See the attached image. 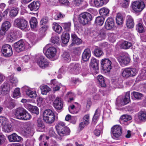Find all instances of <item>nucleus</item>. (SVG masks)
Listing matches in <instances>:
<instances>
[{"instance_id":"obj_3","label":"nucleus","mask_w":146,"mask_h":146,"mask_svg":"<svg viewBox=\"0 0 146 146\" xmlns=\"http://www.w3.org/2000/svg\"><path fill=\"white\" fill-rule=\"evenodd\" d=\"M43 119L46 123L51 124L55 120L54 114L51 110H46L43 113Z\"/></svg>"},{"instance_id":"obj_42","label":"nucleus","mask_w":146,"mask_h":146,"mask_svg":"<svg viewBox=\"0 0 146 146\" xmlns=\"http://www.w3.org/2000/svg\"><path fill=\"white\" fill-rule=\"evenodd\" d=\"M132 46V44L131 42L125 41L121 43V47L123 49H127L129 48Z\"/></svg>"},{"instance_id":"obj_47","label":"nucleus","mask_w":146,"mask_h":146,"mask_svg":"<svg viewBox=\"0 0 146 146\" xmlns=\"http://www.w3.org/2000/svg\"><path fill=\"white\" fill-rule=\"evenodd\" d=\"M21 96L19 88H16L13 93V97L14 98H17L20 97Z\"/></svg>"},{"instance_id":"obj_4","label":"nucleus","mask_w":146,"mask_h":146,"mask_svg":"<svg viewBox=\"0 0 146 146\" xmlns=\"http://www.w3.org/2000/svg\"><path fill=\"white\" fill-rule=\"evenodd\" d=\"M130 101V92L126 93L124 97H118L116 99L115 104L118 107H121L129 103Z\"/></svg>"},{"instance_id":"obj_59","label":"nucleus","mask_w":146,"mask_h":146,"mask_svg":"<svg viewBox=\"0 0 146 146\" xmlns=\"http://www.w3.org/2000/svg\"><path fill=\"white\" fill-rule=\"evenodd\" d=\"M9 78V81L13 84H15L18 82L17 78L13 76H11Z\"/></svg>"},{"instance_id":"obj_10","label":"nucleus","mask_w":146,"mask_h":146,"mask_svg":"<svg viewBox=\"0 0 146 146\" xmlns=\"http://www.w3.org/2000/svg\"><path fill=\"white\" fill-rule=\"evenodd\" d=\"M13 48L17 52H19L23 51L25 48L24 41L22 40H20L16 42L13 44Z\"/></svg>"},{"instance_id":"obj_61","label":"nucleus","mask_w":146,"mask_h":146,"mask_svg":"<svg viewBox=\"0 0 146 146\" xmlns=\"http://www.w3.org/2000/svg\"><path fill=\"white\" fill-rule=\"evenodd\" d=\"M49 135L50 136L55 137H56V134L55 133L54 129L52 127L50 128L49 131Z\"/></svg>"},{"instance_id":"obj_15","label":"nucleus","mask_w":146,"mask_h":146,"mask_svg":"<svg viewBox=\"0 0 146 146\" xmlns=\"http://www.w3.org/2000/svg\"><path fill=\"white\" fill-rule=\"evenodd\" d=\"M11 27L10 23L8 21L4 22L2 25L1 28L0 30V34L2 35L5 34L6 32Z\"/></svg>"},{"instance_id":"obj_19","label":"nucleus","mask_w":146,"mask_h":146,"mask_svg":"<svg viewBox=\"0 0 146 146\" xmlns=\"http://www.w3.org/2000/svg\"><path fill=\"white\" fill-rule=\"evenodd\" d=\"M72 43L70 45V46H72L75 45H79L82 43L81 39L77 36L75 33L71 34Z\"/></svg>"},{"instance_id":"obj_16","label":"nucleus","mask_w":146,"mask_h":146,"mask_svg":"<svg viewBox=\"0 0 146 146\" xmlns=\"http://www.w3.org/2000/svg\"><path fill=\"white\" fill-rule=\"evenodd\" d=\"M0 92L3 95H5L10 91L9 84L7 83L4 82L1 86Z\"/></svg>"},{"instance_id":"obj_20","label":"nucleus","mask_w":146,"mask_h":146,"mask_svg":"<svg viewBox=\"0 0 146 146\" xmlns=\"http://www.w3.org/2000/svg\"><path fill=\"white\" fill-rule=\"evenodd\" d=\"M63 102L61 99L56 98L53 102V105L57 110H60L63 108Z\"/></svg>"},{"instance_id":"obj_33","label":"nucleus","mask_w":146,"mask_h":146,"mask_svg":"<svg viewBox=\"0 0 146 146\" xmlns=\"http://www.w3.org/2000/svg\"><path fill=\"white\" fill-rule=\"evenodd\" d=\"M25 92L26 94L31 98H35L36 97L37 94L35 91H32L28 88L26 89Z\"/></svg>"},{"instance_id":"obj_62","label":"nucleus","mask_w":146,"mask_h":146,"mask_svg":"<svg viewBox=\"0 0 146 146\" xmlns=\"http://www.w3.org/2000/svg\"><path fill=\"white\" fill-rule=\"evenodd\" d=\"M129 0H123L121 4V6L123 7L126 8L129 5Z\"/></svg>"},{"instance_id":"obj_48","label":"nucleus","mask_w":146,"mask_h":146,"mask_svg":"<svg viewBox=\"0 0 146 146\" xmlns=\"http://www.w3.org/2000/svg\"><path fill=\"white\" fill-rule=\"evenodd\" d=\"M71 23L70 22L63 23L61 26L64 30L66 31H69L70 29Z\"/></svg>"},{"instance_id":"obj_58","label":"nucleus","mask_w":146,"mask_h":146,"mask_svg":"<svg viewBox=\"0 0 146 146\" xmlns=\"http://www.w3.org/2000/svg\"><path fill=\"white\" fill-rule=\"evenodd\" d=\"M121 120L123 121L126 122L131 119V117L127 115H123L120 117Z\"/></svg>"},{"instance_id":"obj_51","label":"nucleus","mask_w":146,"mask_h":146,"mask_svg":"<svg viewBox=\"0 0 146 146\" xmlns=\"http://www.w3.org/2000/svg\"><path fill=\"white\" fill-rule=\"evenodd\" d=\"M3 130L6 133H9L13 131V128L10 124L5 125L3 127Z\"/></svg>"},{"instance_id":"obj_13","label":"nucleus","mask_w":146,"mask_h":146,"mask_svg":"<svg viewBox=\"0 0 146 146\" xmlns=\"http://www.w3.org/2000/svg\"><path fill=\"white\" fill-rule=\"evenodd\" d=\"M117 60L120 64L122 66L128 64L130 61V58L127 56L123 55L117 58Z\"/></svg>"},{"instance_id":"obj_28","label":"nucleus","mask_w":146,"mask_h":146,"mask_svg":"<svg viewBox=\"0 0 146 146\" xmlns=\"http://www.w3.org/2000/svg\"><path fill=\"white\" fill-rule=\"evenodd\" d=\"M4 104L6 107L10 109L13 108L15 106L14 100L11 99H9L7 101H5Z\"/></svg>"},{"instance_id":"obj_39","label":"nucleus","mask_w":146,"mask_h":146,"mask_svg":"<svg viewBox=\"0 0 146 146\" xmlns=\"http://www.w3.org/2000/svg\"><path fill=\"white\" fill-rule=\"evenodd\" d=\"M41 93L43 95H46L50 90V89L47 85H42L40 86Z\"/></svg>"},{"instance_id":"obj_12","label":"nucleus","mask_w":146,"mask_h":146,"mask_svg":"<svg viewBox=\"0 0 146 146\" xmlns=\"http://www.w3.org/2000/svg\"><path fill=\"white\" fill-rule=\"evenodd\" d=\"M43 51L45 53L46 56L48 58H51L55 56L56 52V48L54 47H50L46 50V48H44Z\"/></svg>"},{"instance_id":"obj_30","label":"nucleus","mask_w":146,"mask_h":146,"mask_svg":"<svg viewBox=\"0 0 146 146\" xmlns=\"http://www.w3.org/2000/svg\"><path fill=\"white\" fill-rule=\"evenodd\" d=\"M126 21V26L128 28H132L133 27L134 25L133 20L131 17L127 16Z\"/></svg>"},{"instance_id":"obj_55","label":"nucleus","mask_w":146,"mask_h":146,"mask_svg":"<svg viewBox=\"0 0 146 146\" xmlns=\"http://www.w3.org/2000/svg\"><path fill=\"white\" fill-rule=\"evenodd\" d=\"M136 29L140 33H143L144 31V28L142 24L140 23H138L136 25Z\"/></svg>"},{"instance_id":"obj_22","label":"nucleus","mask_w":146,"mask_h":146,"mask_svg":"<svg viewBox=\"0 0 146 146\" xmlns=\"http://www.w3.org/2000/svg\"><path fill=\"white\" fill-rule=\"evenodd\" d=\"M40 5L39 1H33L28 5V7L31 11H37L39 9Z\"/></svg>"},{"instance_id":"obj_18","label":"nucleus","mask_w":146,"mask_h":146,"mask_svg":"<svg viewBox=\"0 0 146 146\" xmlns=\"http://www.w3.org/2000/svg\"><path fill=\"white\" fill-rule=\"evenodd\" d=\"M115 22L112 18H108L106 20L105 25L106 29L107 30H111L115 26Z\"/></svg>"},{"instance_id":"obj_63","label":"nucleus","mask_w":146,"mask_h":146,"mask_svg":"<svg viewBox=\"0 0 146 146\" xmlns=\"http://www.w3.org/2000/svg\"><path fill=\"white\" fill-rule=\"evenodd\" d=\"M6 138L5 136L2 133H0V145L3 144L5 141Z\"/></svg>"},{"instance_id":"obj_50","label":"nucleus","mask_w":146,"mask_h":146,"mask_svg":"<svg viewBox=\"0 0 146 146\" xmlns=\"http://www.w3.org/2000/svg\"><path fill=\"white\" fill-rule=\"evenodd\" d=\"M121 74L124 78H127L130 77L128 68L122 69Z\"/></svg>"},{"instance_id":"obj_38","label":"nucleus","mask_w":146,"mask_h":146,"mask_svg":"<svg viewBox=\"0 0 146 146\" xmlns=\"http://www.w3.org/2000/svg\"><path fill=\"white\" fill-rule=\"evenodd\" d=\"M29 22L31 28L34 29L36 27L37 25L38 22L37 19L35 17H32Z\"/></svg>"},{"instance_id":"obj_7","label":"nucleus","mask_w":146,"mask_h":146,"mask_svg":"<svg viewBox=\"0 0 146 146\" xmlns=\"http://www.w3.org/2000/svg\"><path fill=\"white\" fill-rule=\"evenodd\" d=\"M122 129L120 126L115 125L111 129V133L113 138L115 139L119 137L122 133Z\"/></svg>"},{"instance_id":"obj_49","label":"nucleus","mask_w":146,"mask_h":146,"mask_svg":"<svg viewBox=\"0 0 146 146\" xmlns=\"http://www.w3.org/2000/svg\"><path fill=\"white\" fill-rule=\"evenodd\" d=\"M130 77H133L136 75L137 72V70L135 68H128Z\"/></svg>"},{"instance_id":"obj_8","label":"nucleus","mask_w":146,"mask_h":146,"mask_svg":"<svg viewBox=\"0 0 146 146\" xmlns=\"http://www.w3.org/2000/svg\"><path fill=\"white\" fill-rule=\"evenodd\" d=\"M1 51L3 55L5 57H10L13 54L11 46L8 44H5L3 46Z\"/></svg>"},{"instance_id":"obj_40","label":"nucleus","mask_w":146,"mask_h":146,"mask_svg":"<svg viewBox=\"0 0 146 146\" xmlns=\"http://www.w3.org/2000/svg\"><path fill=\"white\" fill-rule=\"evenodd\" d=\"M131 96H133L137 100H141L143 96V95L140 92L133 91L131 94Z\"/></svg>"},{"instance_id":"obj_5","label":"nucleus","mask_w":146,"mask_h":146,"mask_svg":"<svg viewBox=\"0 0 146 146\" xmlns=\"http://www.w3.org/2000/svg\"><path fill=\"white\" fill-rule=\"evenodd\" d=\"M111 64V62L109 58H104L102 59L101 61L102 69L106 73L110 72L112 67Z\"/></svg>"},{"instance_id":"obj_52","label":"nucleus","mask_w":146,"mask_h":146,"mask_svg":"<svg viewBox=\"0 0 146 146\" xmlns=\"http://www.w3.org/2000/svg\"><path fill=\"white\" fill-rule=\"evenodd\" d=\"M66 126H65V123L63 122H59L56 126V131L59 130L60 129H62Z\"/></svg>"},{"instance_id":"obj_53","label":"nucleus","mask_w":146,"mask_h":146,"mask_svg":"<svg viewBox=\"0 0 146 146\" xmlns=\"http://www.w3.org/2000/svg\"><path fill=\"white\" fill-rule=\"evenodd\" d=\"M28 36L29 39L32 42H34L36 38V35L32 32L29 33Z\"/></svg>"},{"instance_id":"obj_2","label":"nucleus","mask_w":146,"mask_h":146,"mask_svg":"<svg viewBox=\"0 0 146 146\" xmlns=\"http://www.w3.org/2000/svg\"><path fill=\"white\" fill-rule=\"evenodd\" d=\"M93 18L92 15L90 13L88 12H84L81 13L79 15L78 21L81 24L85 25L90 23Z\"/></svg>"},{"instance_id":"obj_32","label":"nucleus","mask_w":146,"mask_h":146,"mask_svg":"<svg viewBox=\"0 0 146 146\" xmlns=\"http://www.w3.org/2000/svg\"><path fill=\"white\" fill-rule=\"evenodd\" d=\"M52 25L53 30L56 32L60 34L62 31V29L61 27L59 25L58 23L54 22L53 23Z\"/></svg>"},{"instance_id":"obj_57","label":"nucleus","mask_w":146,"mask_h":146,"mask_svg":"<svg viewBox=\"0 0 146 146\" xmlns=\"http://www.w3.org/2000/svg\"><path fill=\"white\" fill-rule=\"evenodd\" d=\"M83 122H85V124L88 125L90 123V116L89 114H87L85 115L83 118Z\"/></svg>"},{"instance_id":"obj_9","label":"nucleus","mask_w":146,"mask_h":146,"mask_svg":"<svg viewBox=\"0 0 146 146\" xmlns=\"http://www.w3.org/2000/svg\"><path fill=\"white\" fill-rule=\"evenodd\" d=\"M36 62L37 64L41 68H44L49 65L48 61L45 59V57L42 55L37 56Z\"/></svg>"},{"instance_id":"obj_24","label":"nucleus","mask_w":146,"mask_h":146,"mask_svg":"<svg viewBox=\"0 0 146 146\" xmlns=\"http://www.w3.org/2000/svg\"><path fill=\"white\" fill-rule=\"evenodd\" d=\"M90 66L94 70H98L99 69V60L95 58H92L90 63Z\"/></svg>"},{"instance_id":"obj_37","label":"nucleus","mask_w":146,"mask_h":146,"mask_svg":"<svg viewBox=\"0 0 146 146\" xmlns=\"http://www.w3.org/2000/svg\"><path fill=\"white\" fill-rule=\"evenodd\" d=\"M94 54L95 56L99 57L102 55L104 53L102 49L97 47L95 49L94 51Z\"/></svg>"},{"instance_id":"obj_34","label":"nucleus","mask_w":146,"mask_h":146,"mask_svg":"<svg viewBox=\"0 0 146 146\" xmlns=\"http://www.w3.org/2000/svg\"><path fill=\"white\" fill-rule=\"evenodd\" d=\"M97 79L99 82L100 86L103 87H105L106 84L105 80L104 77L102 75H99L97 77Z\"/></svg>"},{"instance_id":"obj_35","label":"nucleus","mask_w":146,"mask_h":146,"mask_svg":"<svg viewBox=\"0 0 146 146\" xmlns=\"http://www.w3.org/2000/svg\"><path fill=\"white\" fill-rule=\"evenodd\" d=\"M138 117L141 121H146V111H141L138 113Z\"/></svg>"},{"instance_id":"obj_41","label":"nucleus","mask_w":146,"mask_h":146,"mask_svg":"<svg viewBox=\"0 0 146 146\" xmlns=\"http://www.w3.org/2000/svg\"><path fill=\"white\" fill-rule=\"evenodd\" d=\"M116 23L118 25H121L123 22V19L122 15L120 13L117 14L116 17Z\"/></svg>"},{"instance_id":"obj_31","label":"nucleus","mask_w":146,"mask_h":146,"mask_svg":"<svg viewBox=\"0 0 146 146\" xmlns=\"http://www.w3.org/2000/svg\"><path fill=\"white\" fill-rule=\"evenodd\" d=\"M62 58L64 60L69 62L71 60V56L69 52L67 51H64L61 55Z\"/></svg>"},{"instance_id":"obj_27","label":"nucleus","mask_w":146,"mask_h":146,"mask_svg":"<svg viewBox=\"0 0 146 146\" xmlns=\"http://www.w3.org/2000/svg\"><path fill=\"white\" fill-rule=\"evenodd\" d=\"M91 51L89 48L85 49L83 53L82 58L83 60L85 61H87L90 57Z\"/></svg>"},{"instance_id":"obj_1","label":"nucleus","mask_w":146,"mask_h":146,"mask_svg":"<svg viewBox=\"0 0 146 146\" xmlns=\"http://www.w3.org/2000/svg\"><path fill=\"white\" fill-rule=\"evenodd\" d=\"M14 114L16 118L24 121L30 120L32 117L30 114L21 107H19L15 109Z\"/></svg>"},{"instance_id":"obj_60","label":"nucleus","mask_w":146,"mask_h":146,"mask_svg":"<svg viewBox=\"0 0 146 146\" xmlns=\"http://www.w3.org/2000/svg\"><path fill=\"white\" fill-rule=\"evenodd\" d=\"M94 3L95 6L97 7H100L103 5L101 0H94Z\"/></svg>"},{"instance_id":"obj_46","label":"nucleus","mask_w":146,"mask_h":146,"mask_svg":"<svg viewBox=\"0 0 146 146\" xmlns=\"http://www.w3.org/2000/svg\"><path fill=\"white\" fill-rule=\"evenodd\" d=\"M19 9L18 8H16L11 10L9 12L10 16L13 17L16 16L18 14Z\"/></svg>"},{"instance_id":"obj_23","label":"nucleus","mask_w":146,"mask_h":146,"mask_svg":"<svg viewBox=\"0 0 146 146\" xmlns=\"http://www.w3.org/2000/svg\"><path fill=\"white\" fill-rule=\"evenodd\" d=\"M57 131L58 134L61 137L69 135L70 132V129L67 126Z\"/></svg>"},{"instance_id":"obj_54","label":"nucleus","mask_w":146,"mask_h":146,"mask_svg":"<svg viewBox=\"0 0 146 146\" xmlns=\"http://www.w3.org/2000/svg\"><path fill=\"white\" fill-rule=\"evenodd\" d=\"M59 37L57 35H54L51 38V42L54 44H57L59 41Z\"/></svg>"},{"instance_id":"obj_29","label":"nucleus","mask_w":146,"mask_h":146,"mask_svg":"<svg viewBox=\"0 0 146 146\" xmlns=\"http://www.w3.org/2000/svg\"><path fill=\"white\" fill-rule=\"evenodd\" d=\"M70 36L69 33L66 32H63L61 36V40L62 42L66 44L69 42Z\"/></svg>"},{"instance_id":"obj_64","label":"nucleus","mask_w":146,"mask_h":146,"mask_svg":"<svg viewBox=\"0 0 146 146\" xmlns=\"http://www.w3.org/2000/svg\"><path fill=\"white\" fill-rule=\"evenodd\" d=\"M84 0H74L72 3L75 6H79L82 4Z\"/></svg>"},{"instance_id":"obj_21","label":"nucleus","mask_w":146,"mask_h":146,"mask_svg":"<svg viewBox=\"0 0 146 146\" xmlns=\"http://www.w3.org/2000/svg\"><path fill=\"white\" fill-rule=\"evenodd\" d=\"M36 125L37 131L42 132H45L46 129L45 126L41 119H38L37 120Z\"/></svg>"},{"instance_id":"obj_56","label":"nucleus","mask_w":146,"mask_h":146,"mask_svg":"<svg viewBox=\"0 0 146 146\" xmlns=\"http://www.w3.org/2000/svg\"><path fill=\"white\" fill-rule=\"evenodd\" d=\"M35 140L32 139H27L26 141L25 146H34V144Z\"/></svg>"},{"instance_id":"obj_25","label":"nucleus","mask_w":146,"mask_h":146,"mask_svg":"<svg viewBox=\"0 0 146 146\" xmlns=\"http://www.w3.org/2000/svg\"><path fill=\"white\" fill-rule=\"evenodd\" d=\"M8 139L10 142H19L21 140L22 138L18 136L15 133H13L8 136Z\"/></svg>"},{"instance_id":"obj_14","label":"nucleus","mask_w":146,"mask_h":146,"mask_svg":"<svg viewBox=\"0 0 146 146\" xmlns=\"http://www.w3.org/2000/svg\"><path fill=\"white\" fill-rule=\"evenodd\" d=\"M140 1H136L133 2L132 4V7L133 10L136 12L141 11L143 8Z\"/></svg>"},{"instance_id":"obj_36","label":"nucleus","mask_w":146,"mask_h":146,"mask_svg":"<svg viewBox=\"0 0 146 146\" xmlns=\"http://www.w3.org/2000/svg\"><path fill=\"white\" fill-rule=\"evenodd\" d=\"M104 19L105 18L104 17H98L96 19L95 23L97 25L101 26L103 24Z\"/></svg>"},{"instance_id":"obj_6","label":"nucleus","mask_w":146,"mask_h":146,"mask_svg":"<svg viewBox=\"0 0 146 146\" xmlns=\"http://www.w3.org/2000/svg\"><path fill=\"white\" fill-rule=\"evenodd\" d=\"M14 25L21 30H24L27 27L28 23L23 18H18L14 20Z\"/></svg>"},{"instance_id":"obj_11","label":"nucleus","mask_w":146,"mask_h":146,"mask_svg":"<svg viewBox=\"0 0 146 146\" xmlns=\"http://www.w3.org/2000/svg\"><path fill=\"white\" fill-rule=\"evenodd\" d=\"M69 68L71 72L75 74H77L80 72L81 66L79 64L74 62L70 64Z\"/></svg>"},{"instance_id":"obj_43","label":"nucleus","mask_w":146,"mask_h":146,"mask_svg":"<svg viewBox=\"0 0 146 146\" xmlns=\"http://www.w3.org/2000/svg\"><path fill=\"white\" fill-rule=\"evenodd\" d=\"M110 10L106 8H103L100 9L99 10V13L101 16L104 17L107 16L109 14Z\"/></svg>"},{"instance_id":"obj_17","label":"nucleus","mask_w":146,"mask_h":146,"mask_svg":"<svg viewBox=\"0 0 146 146\" xmlns=\"http://www.w3.org/2000/svg\"><path fill=\"white\" fill-rule=\"evenodd\" d=\"M17 32L16 31L11 30L7 36V39L9 42H12L16 39L17 38Z\"/></svg>"},{"instance_id":"obj_45","label":"nucleus","mask_w":146,"mask_h":146,"mask_svg":"<svg viewBox=\"0 0 146 146\" xmlns=\"http://www.w3.org/2000/svg\"><path fill=\"white\" fill-rule=\"evenodd\" d=\"M106 36L105 31V30L103 29L100 30L98 33L97 36L98 38H100V40L104 39L105 38Z\"/></svg>"},{"instance_id":"obj_26","label":"nucleus","mask_w":146,"mask_h":146,"mask_svg":"<svg viewBox=\"0 0 146 146\" xmlns=\"http://www.w3.org/2000/svg\"><path fill=\"white\" fill-rule=\"evenodd\" d=\"M48 21V18L47 17H43L40 22V25H43L41 29H43L42 31H45L48 28V26L46 25Z\"/></svg>"},{"instance_id":"obj_44","label":"nucleus","mask_w":146,"mask_h":146,"mask_svg":"<svg viewBox=\"0 0 146 146\" xmlns=\"http://www.w3.org/2000/svg\"><path fill=\"white\" fill-rule=\"evenodd\" d=\"M28 109L29 111L33 113L36 114V115L39 114L38 109L36 106H35L29 105Z\"/></svg>"}]
</instances>
